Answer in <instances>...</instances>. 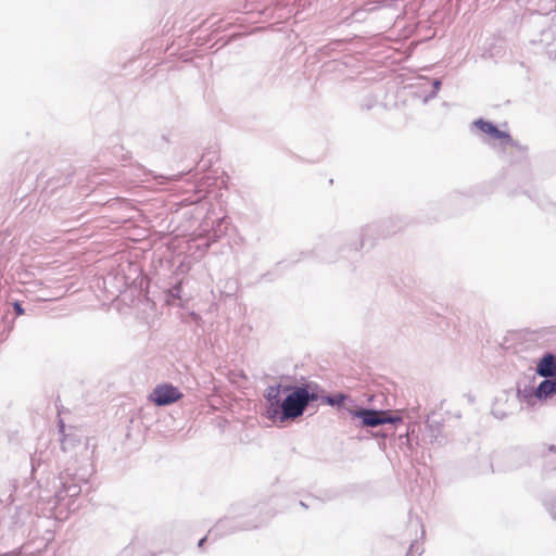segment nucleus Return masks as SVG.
Masks as SVG:
<instances>
[{"label": "nucleus", "mask_w": 556, "mask_h": 556, "mask_svg": "<svg viewBox=\"0 0 556 556\" xmlns=\"http://www.w3.org/2000/svg\"><path fill=\"white\" fill-rule=\"evenodd\" d=\"M73 489H74V490H73V492H72L71 496H77V495H78V493H79V488H78L77 485H74V488H73Z\"/></svg>", "instance_id": "9"}, {"label": "nucleus", "mask_w": 556, "mask_h": 556, "mask_svg": "<svg viewBox=\"0 0 556 556\" xmlns=\"http://www.w3.org/2000/svg\"><path fill=\"white\" fill-rule=\"evenodd\" d=\"M14 312L17 316H22L24 314V308L22 307L21 303L15 302L13 304Z\"/></svg>", "instance_id": "8"}, {"label": "nucleus", "mask_w": 556, "mask_h": 556, "mask_svg": "<svg viewBox=\"0 0 556 556\" xmlns=\"http://www.w3.org/2000/svg\"><path fill=\"white\" fill-rule=\"evenodd\" d=\"M316 396L307 388H295L282 402V416L285 421L301 416L307 404Z\"/></svg>", "instance_id": "1"}, {"label": "nucleus", "mask_w": 556, "mask_h": 556, "mask_svg": "<svg viewBox=\"0 0 556 556\" xmlns=\"http://www.w3.org/2000/svg\"><path fill=\"white\" fill-rule=\"evenodd\" d=\"M475 125L482 132L489 135L492 139L498 141L503 146H517V143L511 139L510 135L506 131L500 130L496 126H494L490 122H485L483 119H478L475 122Z\"/></svg>", "instance_id": "5"}, {"label": "nucleus", "mask_w": 556, "mask_h": 556, "mask_svg": "<svg viewBox=\"0 0 556 556\" xmlns=\"http://www.w3.org/2000/svg\"><path fill=\"white\" fill-rule=\"evenodd\" d=\"M266 400L268 405L265 409V417L273 422H285L282 416V404L280 403V386L270 387L267 390Z\"/></svg>", "instance_id": "3"}, {"label": "nucleus", "mask_w": 556, "mask_h": 556, "mask_svg": "<svg viewBox=\"0 0 556 556\" xmlns=\"http://www.w3.org/2000/svg\"><path fill=\"white\" fill-rule=\"evenodd\" d=\"M536 372L542 377L556 376V358L552 354L545 355L538 364Z\"/></svg>", "instance_id": "6"}, {"label": "nucleus", "mask_w": 556, "mask_h": 556, "mask_svg": "<svg viewBox=\"0 0 556 556\" xmlns=\"http://www.w3.org/2000/svg\"><path fill=\"white\" fill-rule=\"evenodd\" d=\"M355 415L362 418L363 425L367 427H377L383 424H397L402 421L400 415L390 414L387 410L362 409Z\"/></svg>", "instance_id": "2"}, {"label": "nucleus", "mask_w": 556, "mask_h": 556, "mask_svg": "<svg viewBox=\"0 0 556 556\" xmlns=\"http://www.w3.org/2000/svg\"><path fill=\"white\" fill-rule=\"evenodd\" d=\"M556 393V381L553 380H544L538 387L535 395L539 399H546Z\"/></svg>", "instance_id": "7"}, {"label": "nucleus", "mask_w": 556, "mask_h": 556, "mask_svg": "<svg viewBox=\"0 0 556 556\" xmlns=\"http://www.w3.org/2000/svg\"><path fill=\"white\" fill-rule=\"evenodd\" d=\"M182 393L169 383H162L155 387L150 395V400L157 406L169 405L179 401Z\"/></svg>", "instance_id": "4"}]
</instances>
